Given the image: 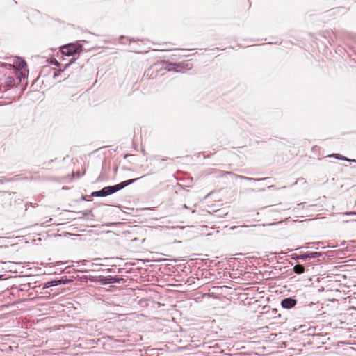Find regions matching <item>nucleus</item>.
I'll list each match as a JSON object with an SVG mask.
<instances>
[{
	"label": "nucleus",
	"mask_w": 356,
	"mask_h": 356,
	"mask_svg": "<svg viewBox=\"0 0 356 356\" xmlns=\"http://www.w3.org/2000/svg\"><path fill=\"white\" fill-rule=\"evenodd\" d=\"M135 179H129L127 181H124L120 184H118L113 186H107L104 187L103 189L99 191H96L92 193L93 196H106L111 195L120 189H122L124 187L132 184Z\"/></svg>",
	"instance_id": "f257e3e1"
},
{
	"label": "nucleus",
	"mask_w": 356,
	"mask_h": 356,
	"mask_svg": "<svg viewBox=\"0 0 356 356\" xmlns=\"http://www.w3.org/2000/svg\"><path fill=\"white\" fill-rule=\"evenodd\" d=\"M13 66L20 72V75L19 76L20 81L22 80V78H25L27 76L28 70L26 69V63L24 60L19 58H17L14 59Z\"/></svg>",
	"instance_id": "f03ea898"
},
{
	"label": "nucleus",
	"mask_w": 356,
	"mask_h": 356,
	"mask_svg": "<svg viewBox=\"0 0 356 356\" xmlns=\"http://www.w3.org/2000/svg\"><path fill=\"white\" fill-rule=\"evenodd\" d=\"M81 47L75 44H69L66 46L62 47V54L67 56H72L74 54L79 52Z\"/></svg>",
	"instance_id": "7ed1b4c3"
},
{
	"label": "nucleus",
	"mask_w": 356,
	"mask_h": 356,
	"mask_svg": "<svg viewBox=\"0 0 356 356\" xmlns=\"http://www.w3.org/2000/svg\"><path fill=\"white\" fill-rule=\"evenodd\" d=\"M296 300L291 298H285L281 302L282 307L285 309H291L293 307L296 305Z\"/></svg>",
	"instance_id": "20e7f679"
},
{
	"label": "nucleus",
	"mask_w": 356,
	"mask_h": 356,
	"mask_svg": "<svg viewBox=\"0 0 356 356\" xmlns=\"http://www.w3.org/2000/svg\"><path fill=\"white\" fill-rule=\"evenodd\" d=\"M61 283H62V282L60 280L48 282L47 283L45 284L44 289L49 288V287L53 286H57Z\"/></svg>",
	"instance_id": "39448f33"
},
{
	"label": "nucleus",
	"mask_w": 356,
	"mask_h": 356,
	"mask_svg": "<svg viewBox=\"0 0 356 356\" xmlns=\"http://www.w3.org/2000/svg\"><path fill=\"white\" fill-rule=\"evenodd\" d=\"M294 271L298 274L302 273L304 272V267L301 265H296L294 266Z\"/></svg>",
	"instance_id": "423d86ee"
},
{
	"label": "nucleus",
	"mask_w": 356,
	"mask_h": 356,
	"mask_svg": "<svg viewBox=\"0 0 356 356\" xmlns=\"http://www.w3.org/2000/svg\"><path fill=\"white\" fill-rule=\"evenodd\" d=\"M333 156H334L335 158L339 159H343V160L349 161V159L344 158L339 154H334Z\"/></svg>",
	"instance_id": "0eeeda50"
},
{
	"label": "nucleus",
	"mask_w": 356,
	"mask_h": 356,
	"mask_svg": "<svg viewBox=\"0 0 356 356\" xmlns=\"http://www.w3.org/2000/svg\"><path fill=\"white\" fill-rule=\"evenodd\" d=\"M345 215H349V216H351V215H356V212H346L344 213Z\"/></svg>",
	"instance_id": "6e6552de"
}]
</instances>
